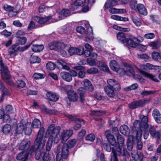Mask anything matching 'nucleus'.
Masks as SVG:
<instances>
[{"instance_id": "51", "label": "nucleus", "mask_w": 161, "mask_h": 161, "mask_svg": "<svg viewBox=\"0 0 161 161\" xmlns=\"http://www.w3.org/2000/svg\"><path fill=\"white\" fill-rule=\"evenodd\" d=\"M38 27V26L35 25V22L33 21H31L28 26L27 30H31L34 28H36Z\"/></svg>"}, {"instance_id": "11", "label": "nucleus", "mask_w": 161, "mask_h": 161, "mask_svg": "<svg viewBox=\"0 0 161 161\" xmlns=\"http://www.w3.org/2000/svg\"><path fill=\"white\" fill-rule=\"evenodd\" d=\"M73 133V130H63L60 136V137L61 140V142L64 143L71 136Z\"/></svg>"}, {"instance_id": "58", "label": "nucleus", "mask_w": 161, "mask_h": 161, "mask_svg": "<svg viewBox=\"0 0 161 161\" xmlns=\"http://www.w3.org/2000/svg\"><path fill=\"white\" fill-rule=\"evenodd\" d=\"M84 48L82 46H79L77 48V52L76 54L79 55H81L83 54L84 53Z\"/></svg>"}, {"instance_id": "56", "label": "nucleus", "mask_w": 161, "mask_h": 161, "mask_svg": "<svg viewBox=\"0 0 161 161\" xmlns=\"http://www.w3.org/2000/svg\"><path fill=\"white\" fill-rule=\"evenodd\" d=\"M155 37V34L153 33L146 34L144 36V38L146 39H153Z\"/></svg>"}, {"instance_id": "47", "label": "nucleus", "mask_w": 161, "mask_h": 161, "mask_svg": "<svg viewBox=\"0 0 161 161\" xmlns=\"http://www.w3.org/2000/svg\"><path fill=\"white\" fill-rule=\"evenodd\" d=\"M40 58L37 56H31L30 58V62L32 64L40 62Z\"/></svg>"}, {"instance_id": "38", "label": "nucleus", "mask_w": 161, "mask_h": 161, "mask_svg": "<svg viewBox=\"0 0 161 161\" xmlns=\"http://www.w3.org/2000/svg\"><path fill=\"white\" fill-rule=\"evenodd\" d=\"M11 130V126L9 124H6L4 125L2 128V131L5 134L7 135L10 132Z\"/></svg>"}, {"instance_id": "27", "label": "nucleus", "mask_w": 161, "mask_h": 161, "mask_svg": "<svg viewBox=\"0 0 161 161\" xmlns=\"http://www.w3.org/2000/svg\"><path fill=\"white\" fill-rule=\"evenodd\" d=\"M83 85L85 89L90 92H92L94 90V88L91 82L87 79H85L83 80Z\"/></svg>"}, {"instance_id": "31", "label": "nucleus", "mask_w": 161, "mask_h": 161, "mask_svg": "<svg viewBox=\"0 0 161 161\" xmlns=\"http://www.w3.org/2000/svg\"><path fill=\"white\" fill-rule=\"evenodd\" d=\"M74 69L78 70H80L78 73L77 75L78 78H83L85 76L86 74L85 72L82 71V70L84 69V67L82 66H77L74 67Z\"/></svg>"}, {"instance_id": "18", "label": "nucleus", "mask_w": 161, "mask_h": 161, "mask_svg": "<svg viewBox=\"0 0 161 161\" xmlns=\"http://www.w3.org/2000/svg\"><path fill=\"white\" fill-rule=\"evenodd\" d=\"M131 156L136 161H142L143 159V154L140 152H138L137 151L132 152Z\"/></svg>"}, {"instance_id": "17", "label": "nucleus", "mask_w": 161, "mask_h": 161, "mask_svg": "<svg viewBox=\"0 0 161 161\" xmlns=\"http://www.w3.org/2000/svg\"><path fill=\"white\" fill-rule=\"evenodd\" d=\"M52 18V16H49L46 18H40L36 16L33 18V20L40 24H44Z\"/></svg>"}, {"instance_id": "23", "label": "nucleus", "mask_w": 161, "mask_h": 161, "mask_svg": "<svg viewBox=\"0 0 161 161\" xmlns=\"http://www.w3.org/2000/svg\"><path fill=\"white\" fill-rule=\"evenodd\" d=\"M153 116L157 123H161V114L158 109H155L153 111Z\"/></svg>"}, {"instance_id": "60", "label": "nucleus", "mask_w": 161, "mask_h": 161, "mask_svg": "<svg viewBox=\"0 0 161 161\" xmlns=\"http://www.w3.org/2000/svg\"><path fill=\"white\" fill-rule=\"evenodd\" d=\"M95 135L92 134H90L87 135L86 137V140L90 142H93L95 139Z\"/></svg>"}, {"instance_id": "10", "label": "nucleus", "mask_w": 161, "mask_h": 161, "mask_svg": "<svg viewBox=\"0 0 161 161\" xmlns=\"http://www.w3.org/2000/svg\"><path fill=\"white\" fill-rule=\"evenodd\" d=\"M72 86L70 85L67 86L65 87V88H63L65 90L66 89H70L68 92V96L69 99L71 101H77L78 98V97L77 94L73 91L71 90Z\"/></svg>"}, {"instance_id": "53", "label": "nucleus", "mask_w": 161, "mask_h": 161, "mask_svg": "<svg viewBox=\"0 0 161 161\" xmlns=\"http://www.w3.org/2000/svg\"><path fill=\"white\" fill-rule=\"evenodd\" d=\"M87 63L91 66H97L96 60L91 58H89L87 59Z\"/></svg>"}, {"instance_id": "59", "label": "nucleus", "mask_w": 161, "mask_h": 161, "mask_svg": "<svg viewBox=\"0 0 161 161\" xmlns=\"http://www.w3.org/2000/svg\"><path fill=\"white\" fill-rule=\"evenodd\" d=\"M137 57L138 58L147 60L149 59V56L146 54H137Z\"/></svg>"}, {"instance_id": "4", "label": "nucleus", "mask_w": 161, "mask_h": 161, "mask_svg": "<svg viewBox=\"0 0 161 161\" xmlns=\"http://www.w3.org/2000/svg\"><path fill=\"white\" fill-rule=\"evenodd\" d=\"M0 71L2 78L6 83L11 86H14V83L10 79V76L6 65L2 62L1 58H0Z\"/></svg>"}, {"instance_id": "16", "label": "nucleus", "mask_w": 161, "mask_h": 161, "mask_svg": "<svg viewBox=\"0 0 161 161\" xmlns=\"http://www.w3.org/2000/svg\"><path fill=\"white\" fill-rule=\"evenodd\" d=\"M105 134L109 142L112 145L115 146L116 145V142L114 136L111 134L110 131L109 130H106Z\"/></svg>"}, {"instance_id": "5", "label": "nucleus", "mask_w": 161, "mask_h": 161, "mask_svg": "<svg viewBox=\"0 0 161 161\" xmlns=\"http://www.w3.org/2000/svg\"><path fill=\"white\" fill-rule=\"evenodd\" d=\"M31 125V124L30 122H27L25 125L20 122L15 125L14 128L17 134H21L24 130L25 134L29 135L31 134L32 131Z\"/></svg>"}, {"instance_id": "12", "label": "nucleus", "mask_w": 161, "mask_h": 161, "mask_svg": "<svg viewBox=\"0 0 161 161\" xmlns=\"http://www.w3.org/2000/svg\"><path fill=\"white\" fill-rule=\"evenodd\" d=\"M48 47L50 50L58 51L61 47L64 48L65 46L63 42H53L50 43L48 45Z\"/></svg>"}, {"instance_id": "8", "label": "nucleus", "mask_w": 161, "mask_h": 161, "mask_svg": "<svg viewBox=\"0 0 161 161\" xmlns=\"http://www.w3.org/2000/svg\"><path fill=\"white\" fill-rule=\"evenodd\" d=\"M140 118L141 119V121L140 122L138 120H136L134 123V126L135 127L137 126V125L140 128H145L148 125L147 122L148 118L147 116L141 115L140 116Z\"/></svg>"}, {"instance_id": "61", "label": "nucleus", "mask_w": 161, "mask_h": 161, "mask_svg": "<svg viewBox=\"0 0 161 161\" xmlns=\"http://www.w3.org/2000/svg\"><path fill=\"white\" fill-rule=\"evenodd\" d=\"M98 69L96 68H92L87 70V72L90 74H95L98 72Z\"/></svg>"}, {"instance_id": "3", "label": "nucleus", "mask_w": 161, "mask_h": 161, "mask_svg": "<svg viewBox=\"0 0 161 161\" xmlns=\"http://www.w3.org/2000/svg\"><path fill=\"white\" fill-rule=\"evenodd\" d=\"M60 126L56 127L53 124L50 125L47 130V134L49 136V138L53 139L54 143H57L60 140V133L61 130Z\"/></svg>"}, {"instance_id": "43", "label": "nucleus", "mask_w": 161, "mask_h": 161, "mask_svg": "<svg viewBox=\"0 0 161 161\" xmlns=\"http://www.w3.org/2000/svg\"><path fill=\"white\" fill-rule=\"evenodd\" d=\"M111 19L117 20L127 21L128 20V18L125 17H121L118 15H112L111 16Z\"/></svg>"}, {"instance_id": "55", "label": "nucleus", "mask_w": 161, "mask_h": 161, "mask_svg": "<svg viewBox=\"0 0 161 161\" xmlns=\"http://www.w3.org/2000/svg\"><path fill=\"white\" fill-rule=\"evenodd\" d=\"M18 38L17 42L19 44L23 45L27 41L25 37H23Z\"/></svg>"}, {"instance_id": "46", "label": "nucleus", "mask_w": 161, "mask_h": 161, "mask_svg": "<svg viewBox=\"0 0 161 161\" xmlns=\"http://www.w3.org/2000/svg\"><path fill=\"white\" fill-rule=\"evenodd\" d=\"M59 64L61 65L62 68L66 70H69V67L68 66L67 64V63L64 61L62 60H60L58 62Z\"/></svg>"}, {"instance_id": "14", "label": "nucleus", "mask_w": 161, "mask_h": 161, "mask_svg": "<svg viewBox=\"0 0 161 161\" xmlns=\"http://www.w3.org/2000/svg\"><path fill=\"white\" fill-rule=\"evenodd\" d=\"M147 101L141 100L138 101L133 102L129 104V107L130 108L133 109L142 107L146 104Z\"/></svg>"}, {"instance_id": "28", "label": "nucleus", "mask_w": 161, "mask_h": 161, "mask_svg": "<svg viewBox=\"0 0 161 161\" xmlns=\"http://www.w3.org/2000/svg\"><path fill=\"white\" fill-rule=\"evenodd\" d=\"M117 139L119 144V146L117 148L120 147L121 149V151L123 152V148H125L124 145V138L120 134H118L117 135Z\"/></svg>"}, {"instance_id": "9", "label": "nucleus", "mask_w": 161, "mask_h": 161, "mask_svg": "<svg viewBox=\"0 0 161 161\" xmlns=\"http://www.w3.org/2000/svg\"><path fill=\"white\" fill-rule=\"evenodd\" d=\"M64 115L71 120H74L75 122H79L80 123H78L74 126V129L75 130H77L80 128L81 126L80 124H85V121L83 120L76 118L75 116L65 114H64Z\"/></svg>"}, {"instance_id": "35", "label": "nucleus", "mask_w": 161, "mask_h": 161, "mask_svg": "<svg viewBox=\"0 0 161 161\" xmlns=\"http://www.w3.org/2000/svg\"><path fill=\"white\" fill-rule=\"evenodd\" d=\"M151 57L152 59L155 61H159L161 60V56L158 52H152L151 53Z\"/></svg>"}, {"instance_id": "39", "label": "nucleus", "mask_w": 161, "mask_h": 161, "mask_svg": "<svg viewBox=\"0 0 161 161\" xmlns=\"http://www.w3.org/2000/svg\"><path fill=\"white\" fill-rule=\"evenodd\" d=\"M131 18L133 23L137 26H139L141 25L142 23L141 20L137 17L132 16H131Z\"/></svg>"}, {"instance_id": "24", "label": "nucleus", "mask_w": 161, "mask_h": 161, "mask_svg": "<svg viewBox=\"0 0 161 161\" xmlns=\"http://www.w3.org/2000/svg\"><path fill=\"white\" fill-rule=\"evenodd\" d=\"M136 9L139 13L144 15H147V12L144 5L142 4H138L136 5Z\"/></svg>"}, {"instance_id": "62", "label": "nucleus", "mask_w": 161, "mask_h": 161, "mask_svg": "<svg viewBox=\"0 0 161 161\" xmlns=\"http://www.w3.org/2000/svg\"><path fill=\"white\" fill-rule=\"evenodd\" d=\"M41 108L42 110L44 113L50 114H53L54 113V111L47 109L45 106H42Z\"/></svg>"}, {"instance_id": "50", "label": "nucleus", "mask_w": 161, "mask_h": 161, "mask_svg": "<svg viewBox=\"0 0 161 161\" xmlns=\"http://www.w3.org/2000/svg\"><path fill=\"white\" fill-rule=\"evenodd\" d=\"M156 91L155 90H144L140 92V94L143 96H146L151 94L155 93Z\"/></svg>"}, {"instance_id": "45", "label": "nucleus", "mask_w": 161, "mask_h": 161, "mask_svg": "<svg viewBox=\"0 0 161 161\" xmlns=\"http://www.w3.org/2000/svg\"><path fill=\"white\" fill-rule=\"evenodd\" d=\"M60 14L63 18L69 16L70 14V13L68 9H63L60 12Z\"/></svg>"}, {"instance_id": "52", "label": "nucleus", "mask_w": 161, "mask_h": 161, "mask_svg": "<svg viewBox=\"0 0 161 161\" xmlns=\"http://www.w3.org/2000/svg\"><path fill=\"white\" fill-rule=\"evenodd\" d=\"M104 114V112L100 110H93L91 112L92 115L96 116H100Z\"/></svg>"}, {"instance_id": "7", "label": "nucleus", "mask_w": 161, "mask_h": 161, "mask_svg": "<svg viewBox=\"0 0 161 161\" xmlns=\"http://www.w3.org/2000/svg\"><path fill=\"white\" fill-rule=\"evenodd\" d=\"M120 69L124 74L129 76H133L135 74V71L131 65L126 63H123Z\"/></svg>"}, {"instance_id": "57", "label": "nucleus", "mask_w": 161, "mask_h": 161, "mask_svg": "<svg viewBox=\"0 0 161 161\" xmlns=\"http://www.w3.org/2000/svg\"><path fill=\"white\" fill-rule=\"evenodd\" d=\"M44 75L42 74L35 73L33 74V77L36 80L39 79L44 78Z\"/></svg>"}, {"instance_id": "63", "label": "nucleus", "mask_w": 161, "mask_h": 161, "mask_svg": "<svg viewBox=\"0 0 161 161\" xmlns=\"http://www.w3.org/2000/svg\"><path fill=\"white\" fill-rule=\"evenodd\" d=\"M137 4V1L135 0H132L130 1V6L131 8L135 10H136V5Z\"/></svg>"}, {"instance_id": "22", "label": "nucleus", "mask_w": 161, "mask_h": 161, "mask_svg": "<svg viewBox=\"0 0 161 161\" xmlns=\"http://www.w3.org/2000/svg\"><path fill=\"white\" fill-rule=\"evenodd\" d=\"M140 72L141 75L149 78L155 82H159V80L157 79L155 75H153L143 70H140Z\"/></svg>"}, {"instance_id": "49", "label": "nucleus", "mask_w": 161, "mask_h": 161, "mask_svg": "<svg viewBox=\"0 0 161 161\" xmlns=\"http://www.w3.org/2000/svg\"><path fill=\"white\" fill-rule=\"evenodd\" d=\"M107 82L109 86L113 87L115 86V84L118 83V81L113 79H109L107 80Z\"/></svg>"}, {"instance_id": "48", "label": "nucleus", "mask_w": 161, "mask_h": 161, "mask_svg": "<svg viewBox=\"0 0 161 161\" xmlns=\"http://www.w3.org/2000/svg\"><path fill=\"white\" fill-rule=\"evenodd\" d=\"M53 139L49 138L46 145V150L47 151H49L52 147L53 143Z\"/></svg>"}, {"instance_id": "29", "label": "nucleus", "mask_w": 161, "mask_h": 161, "mask_svg": "<svg viewBox=\"0 0 161 161\" xmlns=\"http://www.w3.org/2000/svg\"><path fill=\"white\" fill-rule=\"evenodd\" d=\"M47 97L50 100L53 101H57L59 98V96L55 93L52 92H47L46 94Z\"/></svg>"}, {"instance_id": "13", "label": "nucleus", "mask_w": 161, "mask_h": 161, "mask_svg": "<svg viewBox=\"0 0 161 161\" xmlns=\"http://www.w3.org/2000/svg\"><path fill=\"white\" fill-rule=\"evenodd\" d=\"M145 129H146V130H149V132L152 137L158 138H159L160 135L159 132L158 130H156L154 126L149 125Z\"/></svg>"}, {"instance_id": "26", "label": "nucleus", "mask_w": 161, "mask_h": 161, "mask_svg": "<svg viewBox=\"0 0 161 161\" xmlns=\"http://www.w3.org/2000/svg\"><path fill=\"white\" fill-rule=\"evenodd\" d=\"M19 49V47L17 45H13L8 49V53L11 57H14L17 54V52Z\"/></svg>"}, {"instance_id": "41", "label": "nucleus", "mask_w": 161, "mask_h": 161, "mask_svg": "<svg viewBox=\"0 0 161 161\" xmlns=\"http://www.w3.org/2000/svg\"><path fill=\"white\" fill-rule=\"evenodd\" d=\"M0 90L2 91L3 94H2V97L1 98L0 102H2L4 99V96L5 95H9V92L8 90L5 87V86L2 87Z\"/></svg>"}, {"instance_id": "33", "label": "nucleus", "mask_w": 161, "mask_h": 161, "mask_svg": "<svg viewBox=\"0 0 161 161\" xmlns=\"http://www.w3.org/2000/svg\"><path fill=\"white\" fill-rule=\"evenodd\" d=\"M120 131L121 133L125 136H128L130 130L128 126L126 125L121 126L120 128Z\"/></svg>"}, {"instance_id": "2", "label": "nucleus", "mask_w": 161, "mask_h": 161, "mask_svg": "<svg viewBox=\"0 0 161 161\" xmlns=\"http://www.w3.org/2000/svg\"><path fill=\"white\" fill-rule=\"evenodd\" d=\"M76 143L75 139H72L69 141L68 144H64L61 148V151L59 152L60 147L57 146L54 150L55 153H57L56 156V161H64L68 157L69 148L73 147Z\"/></svg>"}, {"instance_id": "1", "label": "nucleus", "mask_w": 161, "mask_h": 161, "mask_svg": "<svg viewBox=\"0 0 161 161\" xmlns=\"http://www.w3.org/2000/svg\"><path fill=\"white\" fill-rule=\"evenodd\" d=\"M44 131V128L42 127L40 129L34 145L31 147L30 150L31 153L35 152V158L36 160L40 159L41 155V151L43 148L46 142V138L43 136Z\"/></svg>"}, {"instance_id": "32", "label": "nucleus", "mask_w": 161, "mask_h": 161, "mask_svg": "<svg viewBox=\"0 0 161 161\" xmlns=\"http://www.w3.org/2000/svg\"><path fill=\"white\" fill-rule=\"evenodd\" d=\"M31 145L30 141L26 142L23 141L20 145L19 149L20 150L25 149L24 151H26L30 147Z\"/></svg>"}, {"instance_id": "54", "label": "nucleus", "mask_w": 161, "mask_h": 161, "mask_svg": "<svg viewBox=\"0 0 161 161\" xmlns=\"http://www.w3.org/2000/svg\"><path fill=\"white\" fill-rule=\"evenodd\" d=\"M46 67L47 69L52 70L55 69L56 65L52 62H49L46 64Z\"/></svg>"}, {"instance_id": "42", "label": "nucleus", "mask_w": 161, "mask_h": 161, "mask_svg": "<svg viewBox=\"0 0 161 161\" xmlns=\"http://www.w3.org/2000/svg\"><path fill=\"white\" fill-rule=\"evenodd\" d=\"M138 87V84L136 83L132 84L131 85L125 87L124 88V90L126 91H129L132 90H135Z\"/></svg>"}, {"instance_id": "40", "label": "nucleus", "mask_w": 161, "mask_h": 161, "mask_svg": "<svg viewBox=\"0 0 161 161\" xmlns=\"http://www.w3.org/2000/svg\"><path fill=\"white\" fill-rule=\"evenodd\" d=\"M149 45L152 47L153 49H157L161 46L160 42L158 41H155L150 42Z\"/></svg>"}, {"instance_id": "36", "label": "nucleus", "mask_w": 161, "mask_h": 161, "mask_svg": "<svg viewBox=\"0 0 161 161\" xmlns=\"http://www.w3.org/2000/svg\"><path fill=\"white\" fill-rule=\"evenodd\" d=\"M118 39L120 41L123 43L125 42L127 39L126 38L125 35V33L123 32H119L117 35Z\"/></svg>"}, {"instance_id": "21", "label": "nucleus", "mask_w": 161, "mask_h": 161, "mask_svg": "<svg viewBox=\"0 0 161 161\" xmlns=\"http://www.w3.org/2000/svg\"><path fill=\"white\" fill-rule=\"evenodd\" d=\"M61 77L64 80L70 82L72 80V78L69 72L66 71L62 72L60 73Z\"/></svg>"}, {"instance_id": "44", "label": "nucleus", "mask_w": 161, "mask_h": 161, "mask_svg": "<svg viewBox=\"0 0 161 161\" xmlns=\"http://www.w3.org/2000/svg\"><path fill=\"white\" fill-rule=\"evenodd\" d=\"M31 125V126H32L34 128H38L41 126V122L38 119H36L33 120L32 125Z\"/></svg>"}, {"instance_id": "64", "label": "nucleus", "mask_w": 161, "mask_h": 161, "mask_svg": "<svg viewBox=\"0 0 161 161\" xmlns=\"http://www.w3.org/2000/svg\"><path fill=\"white\" fill-rule=\"evenodd\" d=\"M76 50L77 48L76 47H70L68 50L69 53L71 55L76 54L77 53Z\"/></svg>"}, {"instance_id": "19", "label": "nucleus", "mask_w": 161, "mask_h": 161, "mask_svg": "<svg viewBox=\"0 0 161 161\" xmlns=\"http://www.w3.org/2000/svg\"><path fill=\"white\" fill-rule=\"evenodd\" d=\"M104 90L106 94L110 97H114L115 95V93L113 87L107 86L104 87Z\"/></svg>"}, {"instance_id": "25", "label": "nucleus", "mask_w": 161, "mask_h": 161, "mask_svg": "<svg viewBox=\"0 0 161 161\" xmlns=\"http://www.w3.org/2000/svg\"><path fill=\"white\" fill-rule=\"evenodd\" d=\"M29 153L27 151H24L19 153L17 156L18 160L24 159L23 161H26L28 157Z\"/></svg>"}, {"instance_id": "20", "label": "nucleus", "mask_w": 161, "mask_h": 161, "mask_svg": "<svg viewBox=\"0 0 161 161\" xmlns=\"http://www.w3.org/2000/svg\"><path fill=\"white\" fill-rule=\"evenodd\" d=\"M97 66L99 69L103 71L106 72H109V69L107 65L105 63L98 61L97 63Z\"/></svg>"}, {"instance_id": "15", "label": "nucleus", "mask_w": 161, "mask_h": 161, "mask_svg": "<svg viewBox=\"0 0 161 161\" xmlns=\"http://www.w3.org/2000/svg\"><path fill=\"white\" fill-rule=\"evenodd\" d=\"M86 0H76L70 6V9L74 10L77 9L79 6H83L84 5Z\"/></svg>"}, {"instance_id": "37", "label": "nucleus", "mask_w": 161, "mask_h": 161, "mask_svg": "<svg viewBox=\"0 0 161 161\" xmlns=\"http://www.w3.org/2000/svg\"><path fill=\"white\" fill-rule=\"evenodd\" d=\"M133 40V38L132 39H127L125 43H126L130 46L135 48L137 46V43H136Z\"/></svg>"}, {"instance_id": "30", "label": "nucleus", "mask_w": 161, "mask_h": 161, "mask_svg": "<svg viewBox=\"0 0 161 161\" xmlns=\"http://www.w3.org/2000/svg\"><path fill=\"white\" fill-rule=\"evenodd\" d=\"M109 65L111 69L114 71L117 72L119 70H121V68L119 67V65L115 60H113L110 61Z\"/></svg>"}, {"instance_id": "6", "label": "nucleus", "mask_w": 161, "mask_h": 161, "mask_svg": "<svg viewBox=\"0 0 161 161\" xmlns=\"http://www.w3.org/2000/svg\"><path fill=\"white\" fill-rule=\"evenodd\" d=\"M113 155L111 156L110 161H118L117 156L122 155L125 156L127 157L130 156V154L127 151L126 148H123V152L121 151L120 147L116 148V149L113 148Z\"/></svg>"}, {"instance_id": "34", "label": "nucleus", "mask_w": 161, "mask_h": 161, "mask_svg": "<svg viewBox=\"0 0 161 161\" xmlns=\"http://www.w3.org/2000/svg\"><path fill=\"white\" fill-rule=\"evenodd\" d=\"M44 47L42 45H38V44L33 45L31 47L32 50L35 52H39L42 51L44 48Z\"/></svg>"}]
</instances>
